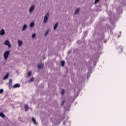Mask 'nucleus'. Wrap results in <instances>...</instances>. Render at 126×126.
I'll return each mask as SVG.
<instances>
[{
	"instance_id": "1",
	"label": "nucleus",
	"mask_w": 126,
	"mask_h": 126,
	"mask_svg": "<svg viewBox=\"0 0 126 126\" xmlns=\"http://www.w3.org/2000/svg\"><path fill=\"white\" fill-rule=\"evenodd\" d=\"M49 17H50V14L49 13H47V14H45V15L44 17L43 23L45 24L46 22H47V21L49 19Z\"/></svg>"
},
{
	"instance_id": "2",
	"label": "nucleus",
	"mask_w": 126,
	"mask_h": 126,
	"mask_svg": "<svg viewBox=\"0 0 126 126\" xmlns=\"http://www.w3.org/2000/svg\"><path fill=\"white\" fill-rule=\"evenodd\" d=\"M9 56V51L7 50V51L5 52L3 54L4 60H7Z\"/></svg>"
},
{
	"instance_id": "3",
	"label": "nucleus",
	"mask_w": 126,
	"mask_h": 126,
	"mask_svg": "<svg viewBox=\"0 0 126 126\" xmlns=\"http://www.w3.org/2000/svg\"><path fill=\"white\" fill-rule=\"evenodd\" d=\"M80 10H81L80 8H77L74 12L75 15H77V14H78V13H79Z\"/></svg>"
},
{
	"instance_id": "4",
	"label": "nucleus",
	"mask_w": 126,
	"mask_h": 126,
	"mask_svg": "<svg viewBox=\"0 0 126 126\" xmlns=\"http://www.w3.org/2000/svg\"><path fill=\"white\" fill-rule=\"evenodd\" d=\"M44 67V64L43 63H39L38 64V69H41Z\"/></svg>"
},
{
	"instance_id": "5",
	"label": "nucleus",
	"mask_w": 126,
	"mask_h": 126,
	"mask_svg": "<svg viewBox=\"0 0 126 126\" xmlns=\"http://www.w3.org/2000/svg\"><path fill=\"white\" fill-rule=\"evenodd\" d=\"M4 34H5V32L4 31V29H2L0 31V35L1 36H2L3 35H4Z\"/></svg>"
},
{
	"instance_id": "6",
	"label": "nucleus",
	"mask_w": 126,
	"mask_h": 126,
	"mask_svg": "<svg viewBox=\"0 0 126 126\" xmlns=\"http://www.w3.org/2000/svg\"><path fill=\"white\" fill-rule=\"evenodd\" d=\"M58 27H59V23H56L53 27L54 30H56Z\"/></svg>"
},
{
	"instance_id": "7",
	"label": "nucleus",
	"mask_w": 126,
	"mask_h": 126,
	"mask_svg": "<svg viewBox=\"0 0 126 126\" xmlns=\"http://www.w3.org/2000/svg\"><path fill=\"white\" fill-rule=\"evenodd\" d=\"M13 88H19L20 87V84H15L13 86Z\"/></svg>"
},
{
	"instance_id": "8",
	"label": "nucleus",
	"mask_w": 126,
	"mask_h": 126,
	"mask_svg": "<svg viewBox=\"0 0 126 126\" xmlns=\"http://www.w3.org/2000/svg\"><path fill=\"white\" fill-rule=\"evenodd\" d=\"M25 110L26 112H27L28 110H29V107H28V105L25 104L24 106Z\"/></svg>"
},
{
	"instance_id": "9",
	"label": "nucleus",
	"mask_w": 126,
	"mask_h": 126,
	"mask_svg": "<svg viewBox=\"0 0 126 126\" xmlns=\"http://www.w3.org/2000/svg\"><path fill=\"white\" fill-rule=\"evenodd\" d=\"M11 86H12V79H9V87H11Z\"/></svg>"
},
{
	"instance_id": "10",
	"label": "nucleus",
	"mask_w": 126,
	"mask_h": 126,
	"mask_svg": "<svg viewBox=\"0 0 126 126\" xmlns=\"http://www.w3.org/2000/svg\"><path fill=\"white\" fill-rule=\"evenodd\" d=\"M32 122H33V124H34V125H35L36 126H37V125H38V123H37V122H36V119H35V118H32Z\"/></svg>"
},
{
	"instance_id": "11",
	"label": "nucleus",
	"mask_w": 126,
	"mask_h": 126,
	"mask_svg": "<svg viewBox=\"0 0 126 126\" xmlns=\"http://www.w3.org/2000/svg\"><path fill=\"white\" fill-rule=\"evenodd\" d=\"M9 75V74L7 73L6 75L3 77V80H5V79H7V78H8Z\"/></svg>"
},
{
	"instance_id": "12",
	"label": "nucleus",
	"mask_w": 126,
	"mask_h": 126,
	"mask_svg": "<svg viewBox=\"0 0 126 126\" xmlns=\"http://www.w3.org/2000/svg\"><path fill=\"white\" fill-rule=\"evenodd\" d=\"M0 117H1V118H5V115H4V114H3V113L0 112Z\"/></svg>"
},
{
	"instance_id": "13",
	"label": "nucleus",
	"mask_w": 126,
	"mask_h": 126,
	"mask_svg": "<svg viewBox=\"0 0 126 126\" xmlns=\"http://www.w3.org/2000/svg\"><path fill=\"white\" fill-rule=\"evenodd\" d=\"M26 28H27V25L25 24L23 27L22 31H25Z\"/></svg>"
},
{
	"instance_id": "14",
	"label": "nucleus",
	"mask_w": 126,
	"mask_h": 126,
	"mask_svg": "<svg viewBox=\"0 0 126 126\" xmlns=\"http://www.w3.org/2000/svg\"><path fill=\"white\" fill-rule=\"evenodd\" d=\"M4 45H5V46H7L9 43V41H8V40H6V41H5V42H4Z\"/></svg>"
},
{
	"instance_id": "15",
	"label": "nucleus",
	"mask_w": 126,
	"mask_h": 126,
	"mask_svg": "<svg viewBox=\"0 0 126 126\" xmlns=\"http://www.w3.org/2000/svg\"><path fill=\"white\" fill-rule=\"evenodd\" d=\"M18 44L19 45V46H21V45H22V41L19 40L18 41Z\"/></svg>"
},
{
	"instance_id": "16",
	"label": "nucleus",
	"mask_w": 126,
	"mask_h": 126,
	"mask_svg": "<svg viewBox=\"0 0 126 126\" xmlns=\"http://www.w3.org/2000/svg\"><path fill=\"white\" fill-rule=\"evenodd\" d=\"M32 74V71L29 72L28 74V77H30Z\"/></svg>"
},
{
	"instance_id": "17",
	"label": "nucleus",
	"mask_w": 126,
	"mask_h": 126,
	"mask_svg": "<svg viewBox=\"0 0 126 126\" xmlns=\"http://www.w3.org/2000/svg\"><path fill=\"white\" fill-rule=\"evenodd\" d=\"M64 64H65V62L63 61L61 62V65L62 66H64Z\"/></svg>"
},
{
	"instance_id": "18",
	"label": "nucleus",
	"mask_w": 126,
	"mask_h": 126,
	"mask_svg": "<svg viewBox=\"0 0 126 126\" xmlns=\"http://www.w3.org/2000/svg\"><path fill=\"white\" fill-rule=\"evenodd\" d=\"M98 1H100V0H95L94 4H96V3H98Z\"/></svg>"
},
{
	"instance_id": "19",
	"label": "nucleus",
	"mask_w": 126,
	"mask_h": 126,
	"mask_svg": "<svg viewBox=\"0 0 126 126\" xmlns=\"http://www.w3.org/2000/svg\"><path fill=\"white\" fill-rule=\"evenodd\" d=\"M1 93H3V89H0V94H1Z\"/></svg>"
},
{
	"instance_id": "20",
	"label": "nucleus",
	"mask_w": 126,
	"mask_h": 126,
	"mask_svg": "<svg viewBox=\"0 0 126 126\" xmlns=\"http://www.w3.org/2000/svg\"><path fill=\"white\" fill-rule=\"evenodd\" d=\"M36 37V33H33L32 35V38H35Z\"/></svg>"
},
{
	"instance_id": "21",
	"label": "nucleus",
	"mask_w": 126,
	"mask_h": 126,
	"mask_svg": "<svg viewBox=\"0 0 126 126\" xmlns=\"http://www.w3.org/2000/svg\"><path fill=\"white\" fill-rule=\"evenodd\" d=\"M30 12H32V6H31L30 7V10H29Z\"/></svg>"
},
{
	"instance_id": "22",
	"label": "nucleus",
	"mask_w": 126,
	"mask_h": 126,
	"mask_svg": "<svg viewBox=\"0 0 126 126\" xmlns=\"http://www.w3.org/2000/svg\"><path fill=\"white\" fill-rule=\"evenodd\" d=\"M31 82H32V78H31L28 82L29 83H31Z\"/></svg>"
},
{
	"instance_id": "23",
	"label": "nucleus",
	"mask_w": 126,
	"mask_h": 126,
	"mask_svg": "<svg viewBox=\"0 0 126 126\" xmlns=\"http://www.w3.org/2000/svg\"><path fill=\"white\" fill-rule=\"evenodd\" d=\"M35 9V6L34 5H32V10H34Z\"/></svg>"
},
{
	"instance_id": "24",
	"label": "nucleus",
	"mask_w": 126,
	"mask_h": 126,
	"mask_svg": "<svg viewBox=\"0 0 126 126\" xmlns=\"http://www.w3.org/2000/svg\"><path fill=\"white\" fill-rule=\"evenodd\" d=\"M61 94H62V95H63V94H64V90H62Z\"/></svg>"
},
{
	"instance_id": "25",
	"label": "nucleus",
	"mask_w": 126,
	"mask_h": 126,
	"mask_svg": "<svg viewBox=\"0 0 126 126\" xmlns=\"http://www.w3.org/2000/svg\"><path fill=\"white\" fill-rule=\"evenodd\" d=\"M48 34H49V31H46V32H45V36H47V35H48Z\"/></svg>"
},
{
	"instance_id": "26",
	"label": "nucleus",
	"mask_w": 126,
	"mask_h": 126,
	"mask_svg": "<svg viewBox=\"0 0 126 126\" xmlns=\"http://www.w3.org/2000/svg\"><path fill=\"white\" fill-rule=\"evenodd\" d=\"M7 46H8V48H11V44H10V43H9Z\"/></svg>"
},
{
	"instance_id": "27",
	"label": "nucleus",
	"mask_w": 126,
	"mask_h": 126,
	"mask_svg": "<svg viewBox=\"0 0 126 126\" xmlns=\"http://www.w3.org/2000/svg\"><path fill=\"white\" fill-rule=\"evenodd\" d=\"M30 26L31 28H32V23H31Z\"/></svg>"
},
{
	"instance_id": "28",
	"label": "nucleus",
	"mask_w": 126,
	"mask_h": 126,
	"mask_svg": "<svg viewBox=\"0 0 126 126\" xmlns=\"http://www.w3.org/2000/svg\"><path fill=\"white\" fill-rule=\"evenodd\" d=\"M64 103V101H63L62 102V105L63 106Z\"/></svg>"
},
{
	"instance_id": "29",
	"label": "nucleus",
	"mask_w": 126,
	"mask_h": 126,
	"mask_svg": "<svg viewBox=\"0 0 126 126\" xmlns=\"http://www.w3.org/2000/svg\"><path fill=\"white\" fill-rule=\"evenodd\" d=\"M33 26H34V23H32V27H33Z\"/></svg>"
},
{
	"instance_id": "30",
	"label": "nucleus",
	"mask_w": 126,
	"mask_h": 126,
	"mask_svg": "<svg viewBox=\"0 0 126 126\" xmlns=\"http://www.w3.org/2000/svg\"><path fill=\"white\" fill-rule=\"evenodd\" d=\"M32 81L34 80V78H32Z\"/></svg>"
}]
</instances>
